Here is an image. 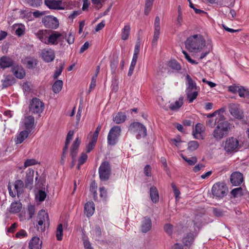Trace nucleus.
Listing matches in <instances>:
<instances>
[{
	"mask_svg": "<svg viewBox=\"0 0 249 249\" xmlns=\"http://www.w3.org/2000/svg\"><path fill=\"white\" fill-rule=\"evenodd\" d=\"M186 48L190 52H200L205 46V40L200 34L195 35L187 38L185 42Z\"/></svg>",
	"mask_w": 249,
	"mask_h": 249,
	"instance_id": "nucleus-1",
	"label": "nucleus"
},
{
	"mask_svg": "<svg viewBox=\"0 0 249 249\" xmlns=\"http://www.w3.org/2000/svg\"><path fill=\"white\" fill-rule=\"evenodd\" d=\"M223 119V116H220L217 121V125L213 132V136L216 140H221L234 127V125Z\"/></svg>",
	"mask_w": 249,
	"mask_h": 249,
	"instance_id": "nucleus-2",
	"label": "nucleus"
},
{
	"mask_svg": "<svg viewBox=\"0 0 249 249\" xmlns=\"http://www.w3.org/2000/svg\"><path fill=\"white\" fill-rule=\"evenodd\" d=\"M128 131L135 134L137 139L144 138L147 135V129L145 126L139 122L132 123L129 127Z\"/></svg>",
	"mask_w": 249,
	"mask_h": 249,
	"instance_id": "nucleus-3",
	"label": "nucleus"
},
{
	"mask_svg": "<svg viewBox=\"0 0 249 249\" xmlns=\"http://www.w3.org/2000/svg\"><path fill=\"white\" fill-rule=\"evenodd\" d=\"M47 45H56L60 43L61 45L66 37L65 33H60L57 31L50 30Z\"/></svg>",
	"mask_w": 249,
	"mask_h": 249,
	"instance_id": "nucleus-4",
	"label": "nucleus"
},
{
	"mask_svg": "<svg viewBox=\"0 0 249 249\" xmlns=\"http://www.w3.org/2000/svg\"><path fill=\"white\" fill-rule=\"evenodd\" d=\"M228 189L223 182H217L213 184L212 188L213 195L218 198H222L227 195Z\"/></svg>",
	"mask_w": 249,
	"mask_h": 249,
	"instance_id": "nucleus-5",
	"label": "nucleus"
},
{
	"mask_svg": "<svg viewBox=\"0 0 249 249\" xmlns=\"http://www.w3.org/2000/svg\"><path fill=\"white\" fill-rule=\"evenodd\" d=\"M121 128L119 126H113L109 130L107 135V143L110 145H114L121 135Z\"/></svg>",
	"mask_w": 249,
	"mask_h": 249,
	"instance_id": "nucleus-6",
	"label": "nucleus"
},
{
	"mask_svg": "<svg viewBox=\"0 0 249 249\" xmlns=\"http://www.w3.org/2000/svg\"><path fill=\"white\" fill-rule=\"evenodd\" d=\"M29 109L32 113L39 114L44 110V104L39 99L34 98L30 102Z\"/></svg>",
	"mask_w": 249,
	"mask_h": 249,
	"instance_id": "nucleus-7",
	"label": "nucleus"
},
{
	"mask_svg": "<svg viewBox=\"0 0 249 249\" xmlns=\"http://www.w3.org/2000/svg\"><path fill=\"white\" fill-rule=\"evenodd\" d=\"M111 167L107 161L102 162L99 168V175L101 180L103 181L107 180L111 174Z\"/></svg>",
	"mask_w": 249,
	"mask_h": 249,
	"instance_id": "nucleus-8",
	"label": "nucleus"
},
{
	"mask_svg": "<svg viewBox=\"0 0 249 249\" xmlns=\"http://www.w3.org/2000/svg\"><path fill=\"white\" fill-rule=\"evenodd\" d=\"M238 145V140L232 137L227 139L224 143V148L227 152H235L237 151Z\"/></svg>",
	"mask_w": 249,
	"mask_h": 249,
	"instance_id": "nucleus-9",
	"label": "nucleus"
},
{
	"mask_svg": "<svg viewBox=\"0 0 249 249\" xmlns=\"http://www.w3.org/2000/svg\"><path fill=\"white\" fill-rule=\"evenodd\" d=\"M42 22L47 28L55 29L59 26V22L56 18L52 16L44 17L42 19Z\"/></svg>",
	"mask_w": 249,
	"mask_h": 249,
	"instance_id": "nucleus-10",
	"label": "nucleus"
},
{
	"mask_svg": "<svg viewBox=\"0 0 249 249\" xmlns=\"http://www.w3.org/2000/svg\"><path fill=\"white\" fill-rule=\"evenodd\" d=\"M44 3L50 9H64L65 5L63 4L62 0H45Z\"/></svg>",
	"mask_w": 249,
	"mask_h": 249,
	"instance_id": "nucleus-11",
	"label": "nucleus"
},
{
	"mask_svg": "<svg viewBox=\"0 0 249 249\" xmlns=\"http://www.w3.org/2000/svg\"><path fill=\"white\" fill-rule=\"evenodd\" d=\"M229 111L231 115L236 119H242L244 117L243 112L240 109L238 104H231L229 106Z\"/></svg>",
	"mask_w": 249,
	"mask_h": 249,
	"instance_id": "nucleus-12",
	"label": "nucleus"
},
{
	"mask_svg": "<svg viewBox=\"0 0 249 249\" xmlns=\"http://www.w3.org/2000/svg\"><path fill=\"white\" fill-rule=\"evenodd\" d=\"M43 59L46 62L53 61L55 58V53L53 50L51 49H43L41 53Z\"/></svg>",
	"mask_w": 249,
	"mask_h": 249,
	"instance_id": "nucleus-13",
	"label": "nucleus"
},
{
	"mask_svg": "<svg viewBox=\"0 0 249 249\" xmlns=\"http://www.w3.org/2000/svg\"><path fill=\"white\" fill-rule=\"evenodd\" d=\"M230 180L233 185L238 186L243 181V176L239 172H235L231 174Z\"/></svg>",
	"mask_w": 249,
	"mask_h": 249,
	"instance_id": "nucleus-14",
	"label": "nucleus"
},
{
	"mask_svg": "<svg viewBox=\"0 0 249 249\" xmlns=\"http://www.w3.org/2000/svg\"><path fill=\"white\" fill-rule=\"evenodd\" d=\"M50 31L49 30H39L34 34L40 41L47 44Z\"/></svg>",
	"mask_w": 249,
	"mask_h": 249,
	"instance_id": "nucleus-15",
	"label": "nucleus"
},
{
	"mask_svg": "<svg viewBox=\"0 0 249 249\" xmlns=\"http://www.w3.org/2000/svg\"><path fill=\"white\" fill-rule=\"evenodd\" d=\"M152 228V222L148 217H144L141 222V231L143 233H146Z\"/></svg>",
	"mask_w": 249,
	"mask_h": 249,
	"instance_id": "nucleus-16",
	"label": "nucleus"
},
{
	"mask_svg": "<svg viewBox=\"0 0 249 249\" xmlns=\"http://www.w3.org/2000/svg\"><path fill=\"white\" fill-rule=\"evenodd\" d=\"M187 88L185 91L192 90H199V88L196 86V83L192 79L189 74L185 76Z\"/></svg>",
	"mask_w": 249,
	"mask_h": 249,
	"instance_id": "nucleus-17",
	"label": "nucleus"
},
{
	"mask_svg": "<svg viewBox=\"0 0 249 249\" xmlns=\"http://www.w3.org/2000/svg\"><path fill=\"white\" fill-rule=\"evenodd\" d=\"M23 123L26 130L31 132L34 126L35 118L32 116L25 117Z\"/></svg>",
	"mask_w": 249,
	"mask_h": 249,
	"instance_id": "nucleus-18",
	"label": "nucleus"
},
{
	"mask_svg": "<svg viewBox=\"0 0 249 249\" xmlns=\"http://www.w3.org/2000/svg\"><path fill=\"white\" fill-rule=\"evenodd\" d=\"M80 142V140L78 138H76L72 145L71 149V156L73 159V161L76 159Z\"/></svg>",
	"mask_w": 249,
	"mask_h": 249,
	"instance_id": "nucleus-19",
	"label": "nucleus"
},
{
	"mask_svg": "<svg viewBox=\"0 0 249 249\" xmlns=\"http://www.w3.org/2000/svg\"><path fill=\"white\" fill-rule=\"evenodd\" d=\"M12 72L14 75L19 79H22L25 75V72L23 68L19 65L14 66L12 68Z\"/></svg>",
	"mask_w": 249,
	"mask_h": 249,
	"instance_id": "nucleus-20",
	"label": "nucleus"
},
{
	"mask_svg": "<svg viewBox=\"0 0 249 249\" xmlns=\"http://www.w3.org/2000/svg\"><path fill=\"white\" fill-rule=\"evenodd\" d=\"M94 211V204L93 202H88L85 204L84 212L87 216H91L93 214Z\"/></svg>",
	"mask_w": 249,
	"mask_h": 249,
	"instance_id": "nucleus-21",
	"label": "nucleus"
},
{
	"mask_svg": "<svg viewBox=\"0 0 249 249\" xmlns=\"http://www.w3.org/2000/svg\"><path fill=\"white\" fill-rule=\"evenodd\" d=\"M37 221L42 222L44 223V225L48 226L49 223L48 214L44 210L40 211L37 215Z\"/></svg>",
	"mask_w": 249,
	"mask_h": 249,
	"instance_id": "nucleus-22",
	"label": "nucleus"
},
{
	"mask_svg": "<svg viewBox=\"0 0 249 249\" xmlns=\"http://www.w3.org/2000/svg\"><path fill=\"white\" fill-rule=\"evenodd\" d=\"M41 244L42 242L39 238L34 237L29 243V249H41Z\"/></svg>",
	"mask_w": 249,
	"mask_h": 249,
	"instance_id": "nucleus-23",
	"label": "nucleus"
},
{
	"mask_svg": "<svg viewBox=\"0 0 249 249\" xmlns=\"http://www.w3.org/2000/svg\"><path fill=\"white\" fill-rule=\"evenodd\" d=\"M13 64V61L11 58L7 56H2L0 58V67L2 69L9 68Z\"/></svg>",
	"mask_w": 249,
	"mask_h": 249,
	"instance_id": "nucleus-24",
	"label": "nucleus"
},
{
	"mask_svg": "<svg viewBox=\"0 0 249 249\" xmlns=\"http://www.w3.org/2000/svg\"><path fill=\"white\" fill-rule=\"evenodd\" d=\"M126 118V116L124 113L119 112L113 116V120L117 124L124 123Z\"/></svg>",
	"mask_w": 249,
	"mask_h": 249,
	"instance_id": "nucleus-25",
	"label": "nucleus"
},
{
	"mask_svg": "<svg viewBox=\"0 0 249 249\" xmlns=\"http://www.w3.org/2000/svg\"><path fill=\"white\" fill-rule=\"evenodd\" d=\"M150 195L151 199L154 203H156L159 201V193L156 187L152 186L150 188Z\"/></svg>",
	"mask_w": 249,
	"mask_h": 249,
	"instance_id": "nucleus-26",
	"label": "nucleus"
},
{
	"mask_svg": "<svg viewBox=\"0 0 249 249\" xmlns=\"http://www.w3.org/2000/svg\"><path fill=\"white\" fill-rule=\"evenodd\" d=\"M30 132L28 130H25L22 131L18 136L15 141L16 143H21L24 140H25L28 136Z\"/></svg>",
	"mask_w": 249,
	"mask_h": 249,
	"instance_id": "nucleus-27",
	"label": "nucleus"
},
{
	"mask_svg": "<svg viewBox=\"0 0 249 249\" xmlns=\"http://www.w3.org/2000/svg\"><path fill=\"white\" fill-rule=\"evenodd\" d=\"M204 130V126L201 124H197L195 127V130L193 132V135L196 139H199L201 137V133Z\"/></svg>",
	"mask_w": 249,
	"mask_h": 249,
	"instance_id": "nucleus-28",
	"label": "nucleus"
},
{
	"mask_svg": "<svg viewBox=\"0 0 249 249\" xmlns=\"http://www.w3.org/2000/svg\"><path fill=\"white\" fill-rule=\"evenodd\" d=\"M130 32V25L129 24L124 25L122 31L121 38L125 40L128 38Z\"/></svg>",
	"mask_w": 249,
	"mask_h": 249,
	"instance_id": "nucleus-29",
	"label": "nucleus"
},
{
	"mask_svg": "<svg viewBox=\"0 0 249 249\" xmlns=\"http://www.w3.org/2000/svg\"><path fill=\"white\" fill-rule=\"evenodd\" d=\"M183 103V97L181 96L174 104H170L169 108L172 110H177L182 106Z\"/></svg>",
	"mask_w": 249,
	"mask_h": 249,
	"instance_id": "nucleus-30",
	"label": "nucleus"
},
{
	"mask_svg": "<svg viewBox=\"0 0 249 249\" xmlns=\"http://www.w3.org/2000/svg\"><path fill=\"white\" fill-rule=\"evenodd\" d=\"M187 99L189 103H192L198 96V90H192L186 91Z\"/></svg>",
	"mask_w": 249,
	"mask_h": 249,
	"instance_id": "nucleus-31",
	"label": "nucleus"
},
{
	"mask_svg": "<svg viewBox=\"0 0 249 249\" xmlns=\"http://www.w3.org/2000/svg\"><path fill=\"white\" fill-rule=\"evenodd\" d=\"M22 205L17 202H13L10 206V212L12 213H17L20 211Z\"/></svg>",
	"mask_w": 249,
	"mask_h": 249,
	"instance_id": "nucleus-32",
	"label": "nucleus"
},
{
	"mask_svg": "<svg viewBox=\"0 0 249 249\" xmlns=\"http://www.w3.org/2000/svg\"><path fill=\"white\" fill-rule=\"evenodd\" d=\"M73 134H74L73 131L70 130L69 131V132L67 134L66 142H65V145L63 148V154H64L67 151L68 148V145H69L72 139Z\"/></svg>",
	"mask_w": 249,
	"mask_h": 249,
	"instance_id": "nucleus-33",
	"label": "nucleus"
},
{
	"mask_svg": "<svg viewBox=\"0 0 249 249\" xmlns=\"http://www.w3.org/2000/svg\"><path fill=\"white\" fill-rule=\"evenodd\" d=\"M63 86V82L61 80H57L54 82L52 87L53 91L55 93H58L61 90Z\"/></svg>",
	"mask_w": 249,
	"mask_h": 249,
	"instance_id": "nucleus-34",
	"label": "nucleus"
},
{
	"mask_svg": "<svg viewBox=\"0 0 249 249\" xmlns=\"http://www.w3.org/2000/svg\"><path fill=\"white\" fill-rule=\"evenodd\" d=\"M23 182L21 180H17L14 184L15 189L17 191L18 196L19 194L22 193L23 187Z\"/></svg>",
	"mask_w": 249,
	"mask_h": 249,
	"instance_id": "nucleus-35",
	"label": "nucleus"
},
{
	"mask_svg": "<svg viewBox=\"0 0 249 249\" xmlns=\"http://www.w3.org/2000/svg\"><path fill=\"white\" fill-rule=\"evenodd\" d=\"M97 188V186L96 182L95 181H92L90 185L89 191L91 193H92L94 200H96L97 199V194L96 192Z\"/></svg>",
	"mask_w": 249,
	"mask_h": 249,
	"instance_id": "nucleus-36",
	"label": "nucleus"
},
{
	"mask_svg": "<svg viewBox=\"0 0 249 249\" xmlns=\"http://www.w3.org/2000/svg\"><path fill=\"white\" fill-rule=\"evenodd\" d=\"M154 0H146L144 7V14L148 15L150 13L153 3Z\"/></svg>",
	"mask_w": 249,
	"mask_h": 249,
	"instance_id": "nucleus-37",
	"label": "nucleus"
},
{
	"mask_svg": "<svg viewBox=\"0 0 249 249\" xmlns=\"http://www.w3.org/2000/svg\"><path fill=\"white\" fill-rule=\"evenodd\" d=\"M14 28L16 30V34L18 36H20L24 34L25 26L22 24L15 25Z\"/></svg>",
	"mask_w": 249,
	"mask_h": 249,
	"instance_id": "nucleus-38",
	"label": "nucleus"
},
{
	"mask_svg": "<svg viewBox=\"0 0 249 249\" xmlns=\"http://www.w3.org/2000/svg\"><path fill=\"white\" fill-rule=\"evenodd\" d=\"M63 232V225L62 224H60L58 225L56 231V237L57 240L61 241L62 239Z\"/></svg>",
	"mask_w": 249,
	"mask_h": 249,
	"instance_id": "nucleus-39",
	"label": "nucleus"
},
{
	"mask_svg": "<svg viewBox=\"0 0 249 249\" xmlns=\"http://www.w3.org/2000/svg\"><path fill=\"white\" fill-rule=\"evenodd\" d=\"M168 66L171 69L176 71H179L181 69L180 64L175 60L170 61L168 63Z\"/></svg>",
	"mask_w": 249,
	"mask_h": 249,
	"instance_id": "nucleus-40",
	"label": "nucleus"
},
{
	"mask_svg": "<svg viewBox=\"0 0 249 249\" xmlns=\"http://www.w3.org/2000/svg\"><path fill=\"white\" fill-rule=\"evenodd\" d=\"M33 178L34 171H32V172H30L29 173L27 174L25 180L26 186H27L29 184H32L33 182Z\"/></svg>",
	"mask_w": 249,
	"mask_h": 249,
	"instance_id": "nucleus-41",
	"label": "nucleus"
},
{
	"mask_svg": "<svg viewBox=\"0 0 249 249\" xmlns=\"http://www.w3.org/2000/svg\"><path fill=\"white\" fill-rule=\"evenodd\" d=\"M27 3L31 6L33 7H38L40 6L42 3V0H25Z\"/></svg>",
	"mask_w": 249,
	"mask_h": 249,
	"instance_id": "nucleus-42",
	"label": "nucleus"
},
{
	"mask_svg": "<svg viewBox=\"0 0 249 249\" xmlns=\"http://www.w3.org/2000/svg\"><path fill=\"white\" fill-rule=\"evenodd\" d=\"M234 197L240 196L243 195V190L241 187L233 189L231 192Z\"/></svg>",
	"mask_w": 249,
	"mask_h": 249,
	"instance_id": "nucleus-43",
	"label": "nucleus"
},
{
	"mask_svg": "<svg viewBox=\"0 0 249 249\" xmlns=\"http://www.w3.org/2000/svg\"><path fill=\"white\" fill-rule=\"evenodd\" d=\"M15 83V80L13 77H7L3 82L2 85L4 87H7L12 85Z\"/></svg>",
	"mask_w": 249,
	"mask_h": 249,
	"instance_id": "nucleus-44",
	"label": "nucleus"
},
{
	"mask_svg": "<svg viewBox=\"0 0 249 249\" xmlns=\"http://www.w3.org/2000/svg\"><path fill=\"white\" fill-rule=\"evenodd\" d=\"M171 187L173 189V191L174 194V196L175 197V199L176 201H178L180 197L179 195L180 194V192L178 189L175 183H171Z\"/></svg>",
	"mask_w": 249,
	"mask_h": 249,
	"instance_id": "nucleus-45",
	"label": "nucleus"
},
{
	"mask_svg": "<svg viewBox=\"0 0 249 249\" xmlns=\"http://www.w3.org/2000/svg\"><path fill=\"white\" fill-rule=\"evenodd\" d=\"M238 92L239 94V95L241 97H249V90H247L245 89V88L243 87H239L238 90Z\"/></svg>",
	"mask_w": 249,
	"mask_h": 249,
	"instance_id": "nucleus-46",
	"label": "nucleus"
},
{
	"mask_svg": "<svg viewBox=\"0 0 249 249\" xmlns=\"http://www.w3.org/2000/svg\"><path fill=\"white\" fill-rule=\"evenodd\" d=\"M183 160L186 161L190 165H194L197 162V158L196 157H192L191 158H188L183 156H182Z\"/></svg>",
	"mask_w": 249,
	"mask_h": 249,
	"instance_id": "nucleus-47",
	"label": "nucleus"
},
{
	"mask_svg": "<svg viewBox=\"0 0 249 249\" xmlns=\"http://www.w3.org/2000/svg\"><path fill=\"white\" fill-rule=\"evenodd\" d=\"M88 156L85 153H82L79 159V163L77 166L78 169H79L80 166L83 164L87 160Z\"/></svg>",
	"mask_w": 249,
	"mask_h": 249,
	"instance_id": "nucleus-48",
	"label": "nucleus"
},
{
	"mask_svg": "<svg viewBox=\"0 0 249 249\" xmlns=\"http://www.w3.org/2000/svg\"><path fill=\"white\" fill-rule=\"evenodd\" d=\"M199 143L197 141H192L188 143V149L191 151H194L198 148Z\"/></svg>",
	"mask_w": 249,
	"mask_h": 249,
	"instance_id": "nucleus-49",
	"label": "nucleus"
},
{
	"mask_svg": "<svg viewBox=\"0 0 249 249\" xmlns=\"http://www.w3.org/2000/svg\"><path fill=\"white\" fill-rule=\"evenodd\" d=\"M118 65V60L117 59H112L110 61V68L113 74H115L116 70Z\"/></svg>",
	"mask_w": 249,
	"mask_h": 249,
	"instance_id": "nucleus-50",
	"label": "nucleus"
},
{
	"mask_svg": "<svg viewBox=\"0 0 249 249\" xmlns=\"http://www.w3.org/2000/svg\"><path fill=\"white\" fill-rule=\"evenodd\" d=\"M160 31H154L153 38L152 41V47H155L157 45L158 40L159 38Z\"/></svg>",
	"mask_w": 249,
	"mask_h": 249,
	"instance_id": "nucleus-51",
	"label": "nucleus"
},
{
	"mask_svg": "<svg viewBox=\"0 0 249 249\" xmlns=\"http://www.w3.org/2000/svg\"><path fill=\"white\" fill-rule=\"evenodd\" d=\"M194 241V238L192 237V234L190 233L187 235L186 237L183 239V243L186 246L190 245Z\"/></svg>",
	"mask_w": 249,
	"mask_h": 249,
	"instance_id": "nucleus-52",
	"label": "nucleus"
},
{
	"mask_svg": "<svg viewBox=\"0 0 249 249\" xmlns=\"http://www.w3.org/2000/svg\"><path fill=\"white\" fill-rule=\"evenodd\" d=\"M93 235L95 236L96 239H99L101 237L102 232L99 226H96L93 231Z\"/></svg>",
	"mask_w": 249,
	"mask_h": 249,
	"instance_id": "nucleus-53",
	"label": "nucleus"
},
{
	"mask_svg": "<svg viewBox=\"0 0 249 249\" xmlns=\"http://www.w3.org/2000/svg\"><path fill=\"white\" fill-rule=\"evenodd\" d=\"M38 162L35 159H28L25 160L24 164L25 168L37 164Z\"/></svg>",
	"mask_w": 249,
	"mask_h": 249,
	"instance_id": "nucleus-54",
	"label": "nucleus"
},
{
	"mask_svg": "<svg viewBox=\"0 0 249 249\" xmlns=\"http://www.w3.org/2000/svg\"><path fill=\"white\" fill-rule=\"evenodd\" d=\"M27 212L29 215V218H32L35 213V206L32 205H28Z\"/></svg>",
	"mask_w": 249,
	"mask_h": 249,
	"instance_id": "nucleus-55",
	"label": "nucleus"
},
{
	"mask_svg": "<svg viewBox=\"0 0 249 249\" xmlns=\"http://www.w3.org/2000/svg\"><path fill=\"white\" fill-rule=\"evenodd\" d=\"M213 212L214 215L217 217H221L224 214V212L220 209L213 208Z\"/></svg>",
	"mask_w": 249,
	"mask_h": 249,
	"instance_id": "nucleus-56",
	"label": "nucleus"
},
{
	"mask_svg": "<svg viewBox=\"0 0 249 249\" xmlns=\"http://www.w3.org/2000/svg\"><path fill=\"white\" fill-rule=\"evenodd\" d=\"M182 53L184 54L185 58L187 60V61L193 65H196L198 64V62H197L196 60L192 59L189 55L188 54V53L185 51H182Z\"/></svg>",
	"mask_w": 249,
	"mask_h": 249,
	"instance_id": "nucleus-57",
	"label": "nucleus"
},
{
	"mask_svg": "<svg viewBox=\"0 0 249 249\" xmlns=\"http://www.w3.org/2000/svg\"><path fill=\"white\" fill-rule=\"evenodd\" d=\"M101 127H102V126L101 125H99L97 127L95 131H94L93 136H92V139H91V140H93V142H97L98 135H99V132L101 129Z\"/></svg>",
	"mask_w": 249,
	"mask_h": 249,
	"instance_id": "nucleus-58",
	"label": "nucleus"
},
{
	"mask_svg": "<svg viewBox=\"0 0 249 249\" xmlns=\"http://www.w3.org/2000/svg\"><path fill=\"white\" fill-rule=\"evenodd\" d=\"M173 226L170 224H166L164 226V231L169 235H171L173 231Z\"/></svg>",
	"mask_w": 249,
	"mask_h": 249,
	"instance_id": "nucleus-59",
	"label": "nucleus"
},
{
	"mask_svg": "<svg viewBox=\"0 0 249 249\" xmlns=\"http://www.w3.org/2000/svg\"><path fill=\"white\" fill-rule=\"evenodd\" d=\"M66 39L67 42L70 44H72L74 43L75 38L74 36L72 34L71 32H70L68 35V36L65 38Z\"/></svg>",
	"mask_w": 249,
	"mask_h": 249,
	"instance_id": "nucleus-60",
	"label": "nucleus"
},
{
	"mask_svg": "<svg viewBox=\"0 0 249 249\" xmlns=\"http://www.w3.org/2000/svg\"><path fill=\"white\" fill-rule=\"evenodd\" d=\"M154 28V31H160V18L158 16L155 18Z\"/></svg>",
	"mask_w": 249,
	"mask_h": 249,
	"instance_id": "nucleus-61",
	"label": "nucleus"
},
{
	"mask_svg": "<svg viewBox=\"0 0 249 249\" xmlns=\"http://www.w3.org/2000/svg\"><path fill=\"white\" fill-rule=\"evenodd\" d=\"M96 142H93V140H91V142L86 146L87 152H90L95 145Z\"/></svg>",
	"mask_w": 249,
	"mask_h": 249,
	"instance_id": "nucleus-62",
	"label": "nucleus"
},
{
	"mask_svg": "<svg viewBox=\"0 0 249 249\" xmlns=\"http://www.w3.org/2000/svg\"><path fill=\"white\" fill-rule=\"evenodd\" d=\"M38 224L36 225V228L38 231L42 232L44 231L46 225L44 223L39 221H37Z\"/></svg>",
	"mask_w": 249,
	"mask_h": 249,
	"instance_id": "nucleus-63",
	"label": "nucleus"
},
{
	"mask_svg": "<svg viewBox=\"0 0 249 249\" xmlns=\"http://www.w3.org/2000/svg\"><path fill=\"white\" fill-rule=\"evenodd\" d=\"M27 235L26 231L24 230H21L16 234V237L17 238H23Z\"/></svg>",
	"mask_w": 249,
	"mask_h": 249,
	"instance_id": "nucleus-64",
	"label": "nucleus"
}]
</instances>
